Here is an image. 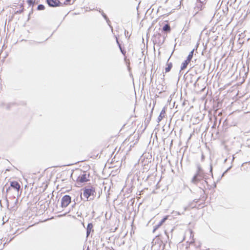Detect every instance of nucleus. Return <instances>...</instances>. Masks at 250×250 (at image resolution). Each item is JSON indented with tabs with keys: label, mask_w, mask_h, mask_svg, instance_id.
Returning <instances> with one entry per match:
<instances>
[{
	"label": "nucleus",
	"mask_w": 250,
	"mask_h": 250,
	"mask_svg": "<svg viewBox=\"0 0 250 250\" xmlns=\"http://www.w3.org/2000/svg\"><path fill=\"white\" fill-rule=\"evenodd\" d=\"M21 186L19 182L16 181H13L10 182V186L8 187L6 189V194H12V189L13 188L16 193L18 194L19 193L20 190L21 189Z\"/></svg>",
	"instance_id": "obj_1"
},
{
	"label": "nucleus",
	"mask_w": 250,
	"mask_h": 250,
	"mask_svg": "<svg viewBox=\"0 0 250 250\" xmlns=\"http://www.w3.org/2000/svg\"><path fill=\"white\" fill-rule=\"evenodd\" d=\"M89 180V174L85 171H81L80 174L79 175L76 180V182L79 185L88 182Z\"/></svg>",
	"instance_id": "obj_2"
},
{
	"label": "nucleus",
	"mask_w": 250,
	"mask_h": 250,
	"mask_svg": "<svg viewBox=\"0 0 250 250\" xmlns=\"http://www.w3.org/2000/svg\"><path fill=\"white\" fill-rule=\"evenodd\" d=\"M203 178V173L202 168L200 167H198V170L196 173L193 177L191 182L193 184H196Z\"/></svg>",
	"instance_id": "obj_3"
},
{
	"label": "nucleus",
	"mask_w": 250,
	"mask_h": 250,
	"mask_svg": "<svg viewBox=\"0 0 250 250\" xmlns=\"http://www.w3.org/2000/svg\"><path fill=\"white\" fill-rule=\"evenodd\" d=\"M95 189L93 187L90 188H85L83 189V195L86 199L87 201L89 199V197L91 196H94L95 194Z\"/></svg>",
	"instance_id": "obj_4"
},
{
	"label": "nucleus",
	"mask_w": 250,
	"mask_h": 250,
	"mask_svg": "<svg viewBox=\"0 0 250 250\" xmlns=\"http://www.w3.org/2000/svg\"><path fill=\"white\" fill-rule=\"evenodd\" d=\"M71 198L69 195H64L61 200V206L62 208H66L71 203Z\"/></svg>",
	"instance_id": "obj_5"
},
{
	"label": "nucleus",
	"mask_w": 250,
	"mask_h": 250,
	"mask_svg": "<svg viewBox=\"0 0 250 250\" xmlns=\"http://www.w3.org/2000/svg\"><path fill=\"white\" fill-rule=\"evenodd\" d=\"M46 2L51 7L62 6L60 0H46Z\"/></svg>",
	"instance_id": "obj_6"
},
{
	"label": "nucleus",
	"mask_w": 250,
	"mask_h": 250,
	"mask_svg": "<svg viewBox=\"0 0 250 250\" xmlns=\"http://www.w3.org/2000/svg\"><path fill=\"white\" fill-rule=\"evenodd\" d=\"M101 152H99V150L97 149H93L90 152V157L93 159H96L97 158H100L101 155Z\"/></svg>",
	"instance_id": "obj_7"
},
{
	"label": "nucleus",
	"mask_w": 250,
	"mask_h": 250,
	"mask_svg": "<svg viewBox=\"0 0 250 250\" xmlns=\"http://www.w3.org/2000/svg\"><path fill=\"white\" fill-rule=\"evenodd\" d=\"M168 215H166V216H165L159 222V223L155 226L154 229H153V232H154L156 230L159 228L165 222V221L167 219H168Z\"/></svg>",
	"instance_id": "obj_8"
},
{
	"label": "nucleus",
	"mask_w": 250,
	"mask_h": 250,
	"mask_svg": "<svg viewBox=\"0 0 250 250\" xmlns=\"http://www.w3.org/2000/svg\"><path fill=\"white\" fill-rule=\"evenodd\" d=\"M25 2L27 3L28 7L31 8L33 10V8L35 4V0H25Z\"/></svg>",
	"instance_id": "obj_9"
},
{
	"label": "nucleus",
	"mask_w": 250,
	"mask_h": 250,
	"mask_svg": "<svg viewBox=\"0 0 250 250\" xmlns=\"http://www.w3.org/2000/svg\"><path fill=\"white\" fill-rule=\"evenodd\" d=\"M197 9V12L200 11H202L204 9V3L203 1H200V3L197 5L195 8Z\"/></svg>",
	"instance_id": "obj_10"
},
{
	"label": "nucleus",
	"mask_w": 250,
	"mask_h": 250,
	"mask_svg": "<svg viewBox=\"0 0 250 250\" xmlns=\"http://www.w3.org/2000/svg\"><path fill=\"white\" fill-rule=\"evenodd\" d=\"M194 50L193 49L188 54V58L187 60L185 61V62H189L193 57V53H194Z\"/></svg>",
	"instance_id": "obj_11"
},
{
	"label": "nucleus",
	"mask_w": 250,
	"mask_h": 250,
	"mask_svg": "<svg viewBox=\"0 0 250 250\" xmlns=\"http://www.w3.org/2000/svg\"><path fill=\"white\" fill-rule=\"evenodd\" d=\"M93 229V225L92 223H89L87 227V236H88L90 233Z\"/></svg>",
	"instance_id": "obj_12"
},
{
	"label": "nucleus",
	"mask_w": 250,
	"mask_h": 250,
	"mask_svg": "<svg viewBox=\"0 0 250 250\" xmlns=\"http://www.w3.org/2000/svg\"><path fill=\"white\" fill-rule=\"evenodd\" d=\"M62 3V6L63 5H68L71 4L72 0H60Z\"/></svg>",
	"instance_id": "obj_13"
},
{
	"label": "nucleus",
	"mask_w": 250,
	"mask_h": 250,
	"mask_svg": "<svg viewBox=\"0 0 250 250\" xmlns=\"http://www.w3.org/2000/svg\"><path fill=\"white\" fill-rule=\"evenodd\" d=\"M165 110L164 109L162 110L160 113V114L159 115V117H158V120L159 121H161L163 118L165 117Z\"/></svg>",
	"instance_id": "obj_14"
},
{
	"label": "nucleus",
	"mask_w": 250,
	"mask_h": 250,
	"mask_svg": "<svg viewBox=\"0 0 250 250\" xmlns=\"http://www.w3.org/2000/svg\"><path fill=\"white\" fill-rule=\"evenodd\" d=\"M163 30L165 32H169L171 30V28L169 24H166L163 28Z\"/></svg>",
	"instance_id": "obj_15"
},
{
	"label": "nucleus",
	"mask_w": 250,
	"mask_h": 250,
	"mask_svg": "<svg viewBox=\"0 0 250 250\" xmlns=\"http://www.w3.org/2000/svg\"><path fill=\"white\" fill-rule=\"evenodd\" d=\"M45 9V7L42 4H40L38 5L37 7V9L38 10H43Z\"/></svg>",
	"instance_id": "obj_16"
},
{
	"label": "nucleus",
	"mask_w": 250,
	"mask_h": 250,
	"mask_svg": "<svg viewBox=\"0 0 250 250\" xmlns=\"http://www.w3.org/2000/svg\"><path fill=\"white\" fill-rule=\"evenodd\" d=\"M171 67H172V64L171 63H169L168 65V66L166 68V72H169L170 71V70L171 69Z\"/></svg>",
	"instance_id": "obj_17"
},
{
	"label": "nucleus",
	"mask_w": 250,
	"mask_h": 250,
	"mask_svg": "<svg viewBox=\"0 0 250 250\" xmlns=\"http://www.w3.org/2000/svg\"><path fill=\"white\" fill-rule=\"evenodd\" d=\"M188 64V63H183V65H182V67H181V69H182V70H183V69H184L185 68H186V67H187V64Z\"/></svg>",
	"instance_id": "obj_18"
},
{
	"label": "nucleus",
	"mask_w": 250,
	"mask_h": 250,
	"mask_svg": "<svg viewBox=\"0 0 250 250\" xmlns=\"http://www.w3.org/2000/svg\"><path fill=\"white\" fill-rule=\"evenodd\" d=\"M21 10L20 13L23 12L24 10V6H23V4L21 5Z\"/></svg>",
	"instance_id": "obj_19"
},
{
	"label": "nucleus",
	"mask_w": 250,
	"mask_h": 250,
	"mask_svg": "<svg viewBox=\"0 0 250 250\" xmlns=\"http://www.w3.org/2000/svg\"><path fill=\"white\" fill-rule=\"evenodd\" d=\"M121 51H122V53H123L124 55H125V52L124 51L122 50V49H121Z\"/></svg>",
	"instance_id": "obj_20"
},
{
	"label": "nucleus",
	"mask_w": 250,
	"mask_h": 250,
	"mask_svg": "<svg viewBox=\"0 0 250 250\" xmlns=\"http://www.w3.org/2000/svg\"><path fill=\"white\" fill-rule=\"evenodd\" d=\"M246 65H247V66L248 67V63H246ZM249 68H248V69ZM248 72V70L246 72V73H247Z\"/></svg>",
	"instance_id": "obj_21"
},
{
	"label": "nucleus",
	"mask_w": 250,
	"mask_h": 250,
	"mask_svg": "<svg viewBox=\"0 0 250 250\" xmlns=\"http://www.w3.org/2000/svg\"><path fill=\"white\" fill-rule=\"evenodd\" d=\"M246 165H243V166H242L243 167H244Z\"/></svg>",
	"instance_id": "obj_22"
}]
</instances>
